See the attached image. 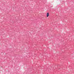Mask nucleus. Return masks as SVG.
<instances>
[{"mask_svg":"<svg viewBox=\"0 0 74 74\" xmlns=\"http://www.w3.org/2000/svg\"><path fill=\"white\" fill-rule=\"evenodd\" d=\"M49 13H47V17H48V16H49Z\"/></svg>","mask_w":74,"mask_h":74,"instance_id":"nucleus-1","label":"nucleus"}]
</instances>
